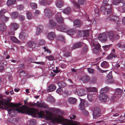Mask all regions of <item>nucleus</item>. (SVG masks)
I'll list each match as a JSON object with an SVG mask.
<instances>
[{
    "label": "nucleus",
    "instance_id": "1",
    "mask_svg": "<svg viewBox=\"0 0 125 125\" xmlns=\"http://www.w3.org/2000/svg\"><path fill=\"white\" fill-rule=\"evenodd\" d=\"M1 97V96L0 95V98ZM12 99V98L10 97L0 100V108L2 110H7L8 113L10 116L12 117L15 116L16 114L15 111H17L27 114L35 118H45L47 120L49 121V125H55V123L59 124V109L54 108H49L54 114L51 111L47 110L45 112L41 111L39 112L34 109L31 108L25 105H23L21 107H19L18 106L20 105L19 103H9Z\"/></svg>",
    "mask_w": 125,
    "mask_h": 125
},
{
    "label": "nucleus",
    "instance_id": "2",
    "mask_svg": "<svg viewBox=\"0 0 125 125\" xmlns=\"http://www.w3.org/2000/svg\"><path fill=\"white\" fill-rule=\"evenodd\" d=\"M97 39H94L93 40L91 38L88 39V41L92 48L93 52L95 53L98 52L101 48L100 45L97 42Z\"/></svg>",
    "mask_w": 125,
    "mask_h": 125
},
{
    "label": "nucleus",
    "instance_id": "3",
    "mask_svg": "<svg viewBox=\"0 0 125 125\" xmlns=\"http://www.w3.org/2000/svg\"><path fill=\"white\" fill-rule=\"evenodd\" d=\"M108 8V9L109 7ZM107 10H106V12L108 15L107 18V20L113 22H115V21L117 22L116 23L117 24V25L119 24L120 22L119 21V18L114 14L112 9H110L109 10V11H108V10L107 9Z\"/></svg>",
    "mask_w": 125,
    "mask_h": 125
},
{
    "label": "nucleus",
    "instance_id": "4",
    "mask_svg": "<svg viewBox=\"0 0 125 125\" xmlns=\"http://www.w3.org/2000/svg\"><path fill=\"white\" fill-rule=\"evenodd\" d=\"M19 27V24L16 23H12L10 24V28L12 31H10L8 32V34L10 35H13L15 34L14 31L16 30Z\"/></svg>",
    "mask_w": 125,
    "mask_h": 125
},
{
    "label": "nucleus",
    "instance_id": "5",
    "mask_svg": "<svg viewBox=\"0 0 125 125\" xmlns=\"http://www.w3.org/2000/svg\"><path fill=\"white\" fill-rule=\"evenodd\" d=\"M55 19L56 21L58 23H62L63 22L64 19L62 16L61 12H58L56 14Z\"/></svg>",
    "mask_w": 125,
    "mask_h": 125
},
{
    "label": "nucleus",
    "instance_id": "6",
    "mask_svg": "<svg viewBox=\"0 0 125 125\" xmlns=\"http://www.w3.org/2000/svg\"><path fill=\"white\" fill-rule=\"evenodd\" d=\"M34 105L38 106L39 108L41 109L44 108L47 109L48 108V105L43 101H41L40 102H37L36 103H34Z\"/></svg>",
    "mask_w": 125,
    "mask_h": 125
},
{
    "label": "nucleus",
    "instance_id": "7",
    "mask_svg": "<svg viewBox=\"0 0 125 125\" xmlns=\"http://www.w3.org/2000/svg\"><path fill=\"white\" fill-rule=\"evenodd\" d=\"M100 114V111L99 108L98 107H95L93 110V118H96L99 116Z\"/></svg>",
    "mask_w": 125,
    "mask_h": 125
},
{
    "label": "nucleus",
    "instance_id": "8",
    "mask_svg": "<svg viewBox=\"0 0 125 125\" xmlns=\"http://www.w3.org/2000/svg\"><path fill=\"white\" fill-rule=\"evenodd\" d=\"M98 39L101 42H106L107 40V37L104 33L100 34L98 36Z\"/></svg>",
    "mask_w": 125,
    "mask_h": 125
},
{
    "label": "nucleus",
    "instance_id": "9",
    "mask_svg": "<svg viewBox=\"0 0 125 125\" xmlns=\"http://www.w3.org/2000/svg\"><path fill=\"white\" fill-rule=\"evenodd\" d=\"M57 30L61 32H66L67 30V27L65 25H61L59 27H56Z\"/></svg>",
    "mask_w": 125,
    "mask_h": 125
},
{
    "label": "nucleus",
    "instance_id": "10",
    "mask_svg": "<svg viewBox=\"0 0 125 125\" xmlns=\"http://www.w3.org/2000/svg\"><path fill=\"white\" fill-rule=\"evenodd\" d=\"M111 73H112L110 72L107 76L106 82L107 83H112L114 82V81L112 79V77L111 75Z\"/></svg>",
    "mask_w": 125,
    "mask_h": 125
},
{
    "label": "nucleus",
    "instance_id": "11",
    "mask_svg": "<svg viewBox=\"0 0 125 125\" xmlns=\"http://www.w3.org/2000/svg\"><path fill=\"white\" fill-rule=\"evenodd\" d=\"M99 96L100 100L102 102H105L107 98V95L104 93H100Z\"/></svg>",
    "mask_w": 125,
    "mask_h": 125
},
{
    "label": "nucleus",
    "instance_id": "12",
    "mask_svg": "<svg viewBox=\"0 0 125 125\" xmlns=\"http://www.w3.org/2000/svg\"><path fill=\"white\" fill-rule=\"evenodd\" d=\"M36 44L33 41H30L26 44V45L29 47L31 48L33 50L36 46Z\"/></svg>",
    "mask_w": 125,
    "mask_h": 125
},
{
    "label": "nucleus",
    "instance_id": "13",
    "mask_svg": "<svg viewBox=\"0 0 125 125\" xmlns=\"http://www.w3.org/2000/svg\"><path fill=\"white\" fill-rule=\"evenodd\" d=\"M56 36L54 32H51L49 33L47 35V38L50 41L54 39Z\"/></svg>",
    "mask_w": 125,
    "mask_h": 125
},
{
    "label": "nucleus",
    "instance_id": "14",
    "mask_svg": "<svg viewBox=\"0 0 125 125\" xmlns=\"http://www.w3.org/2000/svg\"><path fill=\"white\" fill-rule=\"evenodd\" d=\"M28 36V34L23 31L21 32L19 35V38L21 40L26 39Z\"/></svg>",
    "mask_w": 125,
    "mask_h": 125
},
{
    "label": "nucleus",
    "instance_id": "15",
    "mask_svg": "<svg viewBox=\"0 0 125 125\" xmlns=\"http://www.w3.org/2000/svg\"><path fill=\"white\" fill-rule=\"evenodd\" d=\"M44 15L47 17H49L52 15V13L49 9H44Z\"/></svg>",
    "mask_w": 125,
    "mask_h": 125
},
{
    "label": "nucleus",
    "instance_id": "16",
    "mask_svg": "<svg viewBox=\"0 0 125 125\" xmlns=\"http://www.w3.org/2000/svg\"><path fill=\"white\" fill-rule=\"evenodd\" d=\"M56 88L55 85L54 84H52L49 86L47 89L48 92H52L55 90Z\"/></svg>",
    "mask_w": 125,
    "mask_h": 125
},
{
    "label": "nucleus",
    "instance_id": "17",
    "mask_svg": "<svg viewBox=\"0 0 125 125\" xmlns=\"http://www.w3.org/2000/svg\"><path fill=\"white\" fill-rule=\"evenodd\" d=\"M72 3L74 5V10L75 11H77L79 10L80 5L78 3L74 0L72 1Z\"/></svg>",
    "mask_w": 125,
    "mask_h": 125
},
{
    "label": "nucleus",
    "instance_id": "18",
    "mask_svg": "<svg viewBox=\"0 0 125 125\" xmlns=\"http://www.w3.org/2000/svg\"><path fill=\"white\" fill-rule=\"evenodd\" d=\"M76 93L78 96H80L86 95V91L82 89L77 90Z\"/></svg>",
    "mask_w": 125,
    "mask_h": 125
},
{
    "label": "nucleus",
    "instance_id": "19",
    "mask_svg": "<svg viewBox=\"0 0 125 125\" xmlns=\"http://www.w3.org/2000/svg\"><path fill=\"white\" fill-rule=\"evenodd\" d=\"M73 25L75 27H79L81 25L82 22L78 20H75L73 21Z\"/></svg>",
    "mask_w": 125,
    "mask_h": 125
},
{
    "label": "nucleus",
    "instance_id": "20",
    "mask_svg": "<svg viewBox=\"0 0 125 125\" xmlns=\"http://www.w3.org/2000/svg\"><path fill=\"white\" fill-rule=\"evenodd\" d=\"M123 89L120 88H118L114 90V94L116 95L121 96L120 95L122 94Z\"/></svg>",
    "mask_w": 125,
    "mask_h": 125
},
{
    "label": "nucleus",
    "instance_id": "21",
    "mask_svg": "<svg viewBox=\"0 0 125 125\" xmlns=\"http://www.w3.org/2000/svg\"><path fill=\"white\" fill-rule=\"evenodd\" d=\"M115 34L111 32L110 33L108 34V37L109 39L110 40H113L115 39H117L119 38V36L118 35H116L115 38H114Z\"/></svg>",
    "mask_w": 125,
    "mask_h": 125
},
{
    "label": "nucleus",
    "instance_id": "22",
    "mask_svg": "<svg viewBox=\"0 0 125 125\" xmlns=\"http://www.w3.org/2000/svg\"><path fill=\"white\" fill-rule=\"evenodd\" d=\"M76 32V30L75 29L73 28L69 30H67L66 32L67 34L71 36L73 34Z\"/></svg>",
    "mask_w": 125,
    "mask_h": 125
},
{
    "label": "nucleus",
    "instance_id": "23",
    "mask_svg": "<svg viewBox=\"0 0 125 125\" xmlns=\"http://www.w3.org/2000/svg\"><path fill=\"white\" fill-rule=\"evenodd\" d=\"M82 42H79L74 44L71 47L72 49H75L80 47L82 45Z\"/></svg>",
    "mask_w": 125,
    "mask_h": 125
},
{
    "label": "nucleus",
    "instance_id": "24",
    "mask_svg": "<svg viewBox=\"0 0 125 125\" xmlns=\"http://www.w3.org/2000/svg\"><path fill=\"white\" fill-rule=\"evenodd\" d=\"M109 7V8L108 9V8H107V9L108 10V11H109V10L110 9H111V8L112 7L111 5H108L106 6V8H105V7L104 6H102L100 8V10L102 12H104L105 11L106 12V10H107L106 8Z\"/></svg>",
    "mask_w": 125,
    "mask_h": 125
},
{
    "label": "nucleus",
    "instance_id": "25",
    "mask_svg": "<svg viewBox=\"0 0 125 125\" xmlns=\"http://www.w3.org/2000/svg\"><path fill=\"white\" fill-rule=\"evenodd\" d=\"M81 103L79 105V109L82 111L83 110L85 109V107L84 105V100L80 99Z\"/></svg>",
    "mask_w": 125,
    "mask_h": 125
},
{
    "label": "nucleus",
    "instance_id": "26",
    "mask_svg": "<svg viewBox=\"0 0 125 125\" xmlns=\"http://www.w3.org/2000/svg\"><path fill=\"white\" fill-rule=\"evenodd\" d=\"M56 23L53 20H51L49 21V26L51 28H54L56 26Z\"/></svg>",
    "mask_w": 125,
    "mask_h": 125
},
{
    "label": "nucleus",
    "instance_id": "27",
    "mask_svg": "<svg viewBox=\"0 0 125 125\" xmlns=\"http://www.w3.org/2000/svg\"><path fill=\"white\" fill-rule=\"evenodd\" d=\"M87 90L89 92H96L97 91V89L95 87H86Z\"/></svg>",
    "mask_w": 125,
    "mask_h": 125
},
{
    "label": "nucleus",
    "instance_id": "28",
    "mask_svg": "<svg viewBox=\"0 0 125 125\" xmlns=\"http://www.w3.org/2000/svg\"><path fill=\"white\" fill-rule=\"evenodd\" d=\"M89 77L87 75H85L80 79V80H82L84 83H86L89 81Z\"/></svg>",
    "mask_w": 125,
    "mask_h": 125
},
{
    "label": "nucleus",
    "instance_id": "29",
    "mask_svg": "<svg viewBox=\"0 0 125 125\" xmlns=\"http://www.w3.org/2000/svg\"><path fill=\"white\" fill-rule=\"evenodd\" d=\"M124 42L123 41L120 42L117 44V46L120 48H125V44L124 43Z\"/></svg>",
    "mask_w": 125,
    "mask_h": 125
},
{
    "label": "nucleus",
    "instance_id": "30",
    "mask_svg": "<svg viewBox=\"0 0 125 125\" xmlns=\"http://www.w3.org/2000/svg\"><path fill=\"white\" fill-rule=\"evenodd\" d=\"M76 99L74 98L70 97L68 100V101L71 104H74L76 102Z\"/></svg>",
    "mask_w": 125,
    "mask_h": 125
},
{
    "label": "nucleus",
    "instance_id": "31",
    "mask_svg": "<svg viewBox=\"0 0 125 125\" xmlns=\"http://www.w3.org/2000/svg\"><path fill=\"white\" fill-rule=\"evenodd\" d=\"M63 4V2L61 0H57L56 1V5L57 7L59 8H61Z\"/></svg>",
    "mask_w": 125,
    "mask_h": 125
},
{
    "label": "nucleus",
    "instance_id": "32",
    "mask_svg": "<svg viewBox=\"0 0 125 125\" xmlns=\"http://www.w3.org/2000/svg\"><path fill=\"white\" fill-rule=\"evenodd\" d=\"M26 17L27 19L28 20H30L32 17V15L31 13L29 11H28L26 12Z\"/></svg>",
    "mask_w": 125,
    "mask_h": 125
},
{
    "label": "nucleus",
    "instance_id": "33",
    "mask_svg": "<svg viewBox=\"0 0 125 125\" xmlns=\"http://www.w3.org/2000/svg\"><path fill=\"white\" fill-rule=\"evenodd\" d=\"M16 1V0H8L6 4L8 6H10L14 4Z\"/></svg>",
    "mask_w": 125,
    "mask_h": 125
},
{
    "label": "nucleus",
    "instance_id": "34",
    "mask_svg": "<svg viewBox=\"0 0 125 125\" xmlns=\"http://www.w3.org/2000/svg\"><path fill=\"white\" fill-rule=\"evenodd\" d=\"M88 33L89 31L88 30L84 31L83 37L84 39H87L88 38Z\"/></svg>",
    "mask_w": 125,
    "mask_h": 125
},
{
    "label": "nucleus",
    "instance_id": "35",
    "mask_svg": "<svg viewBox=\"0 0 125 125\" xmlns=\"http://www.w3.org/2000/svg\"><path fill=\"white\" fill-rule=\"evenodd\" d=\"M10 39L11 41L14 42L18 43L20 42V41L15 36L11 37L10 38Z\"/></svg>",
    "mask_w": 125,
    "mask_h": 125
},
{
    "label": "nucleus",
    "instance_id": "36",
    "mask_svg": "<svg viewBox=\"0 0 125 125\" xmlns=\"http://www.w3.org/2000/svg\"><path fill=\"white\" fill-rule=\"evenodd\" d=\"M10 15L12 18H15L18 17V14L16 12H14L11 13Z\"/></svg>",
    "mask_w": 125,
    "mask_h": 125
},
{
    "label": "nucleus",
    "instance_id": "37",
    "mask_svg": "<svg viewBox=\"0 0 125 125\" xmlns=\"http://www.w3.org/2000/svg\"><path fill=\"white\" fill-rule=\"evenodd\" d=\"M118 9L121 12H125V4H123V6L119 7Z\"/></svg>",
    "mask_w": 125,
    "mask_h": 125
},
{
    "label": "nucleus",
    "instance_id": "38",
    "mask_svg": "<svg viewBox=\"0 0 125 125\" xmlns=\"http://www.w3.org/2000/svg\"><path fill=\"white\" fill-rule=\"evenodd\" d=\"M101 66L104 68H107L109 66V64L108 62L106 61H104L101 63Z\"/></svg>",
    "mask_w": 125,
    "mask_h": 125
},
{
    "label": "nucleus",
    "instance_id": "39",
    "mask_svg": "<svg viewBox=\"0 0 125 125\" xmlns=\"http://www.w3.org/2000/svg\"><path fill=\"white\" fill-rule=\"evenodd\" d=\"M109 88L107 87H106L103 88L102 89L100 92V93H104L106 92L109 90Z\"/></svg>",
    "mask_w": 125,
    "mask_h": 125
},
{
    "label": "nucleus",
    "instance_id": "40",
    "mask_svg": "<svg viewBox=\"0 0 125 125\" xmlns=\"http://www.w3.org/2000/svg\"><path fill=\"white\" fill-rule=\"evenodd\" d=\"M47 100L49 102H53L54 101V99L52 96H49L47 99Z\"/></svg>",
    "mask_w": 125,
    "mask_h": 125
},
{
    "label": "nucleus",
    "instance_id": "41",
    "mask_svg": "<svg viewBox=\"0 0 125 125\" xmlns=\"http://www.w3.org/2000/svg\"><path fill=\"white\" fill-rule=\"evenodd\" d=\"M9 18L4 15L1 17L0 19L2 22H4L9 19Z\"/></svg>",
    "mask_w": 125,
    "mask_h": 125
},
{
    "label": "nucleus",
    "instance_id": "42",
    "mask_svg": "<svg viewBox=\"0 0 125 125\" xmlns=\"http://www.w3.org/2000/svg\"><path fill=\"white\" fill-rule=\"evenodd\" d=\"M58 86L60 88L64 87L66 85V84L64 82H60L57 83Z\"/></svg>",
    "mask_w": 125,
    "mask_h": 125
},
{
    "label": "nucleus",
    "instance_id": "43",
    "mask_svg": "<svg viewBox=\"0 0 125 125\" xmlns=\"http://www.w3.org/2000/svg\"><path fill=\"white\" fill-rule=\"evenodd\" d=\"M6 29L5 25L3 23L0 24V31H3Z\"/></svg>",
    "mask_w": 125,
    "mask_h": 125
},
{
    "label": "nucleus",
    "instance_id": "44",
    "mask_svg": "<svg viewBox=\"0 0 125 125\" xmlns=\"http://www.w3.org/2000/svg\"><path fill=\"white\" fill-rule=\"evenodd\" d=\"M70 10L71 9L70 8L67 7L64 10L62 11L63 13L65 14H67L70 12Z\"/></svg>",
    "mask_w": 125,
    "mask_h": 125
},
{
    "label": "nucleus",
    "instance_id": "45",
    "mask_svg": "<svg viewBox=\"0 0 125 125\" xmlns=\"http://www.w3.org/2000/svg\"><path fill=\"white\" fill-rule=\"evenodd\" d=\"M93 94L91 93H88L87 95L88 99L90 101H91L92 100Z\"/></svg>",
    "mask_w": 125,
    "mask_h": 125
},
{
    "label": "nucleus",
    "instance_id": "46",
    "mask_svg": "<svg viewBox=\"0 0 125 125\" xmlns=\"http://www.w3.org/2000/svg\"><path fill=\"white\" fill-rule=\"evenodd\" d=\"M7 10L5 9H2L0 11V16L1 17L4 16V15L7 12Z\"/></svg>",
    "mask_w": 125,
    "mask_h": 125
},
{
    "label": "nucleus",
    "instance_id": "47",
    "mask_svg": "<svg viewBox=\"0 0 125 125\" xmlns=\"http://www.w3.org/2000/svg\"><path fill=\"white\" fill-rule=\"evenodd\" d=\"M39 3L41 5H43L48 3L47 0H41L39 1Z\"/></svg>",
    "mask_w": 125,
    "mask_h": 125
},
{
    "label": "nucleus",
    "instance_id": "48",
    "mask_svg": "<svg viewBox=\"0 0 125 125\" xmlns=\"http://www.w3.org/2000/svg\"><path fill=\"white\" fill-rule=\"evenodd\" d=\"M83 113L85 116H89V113L88 111L85 109H84L82 111Z\"/></svg>",
    "mask_w": 125,
    "mask_h": 125
},
{
    "label": "nucleus",
    "instance_id": "49",
    "mask_svg": "<svg viewBox=\"0 0 125 125\" xmlns=\"http://www.w3.org/2000/svg\"><path fill=\"white\" fill-rule=\"evenodd\" d=\"M45 43V42L44 40L41 39L39 41L38 43V44L39 45H42L44 44Z\"/></svg>",
    "mask_w": 125,
    "mask_h": 125
},
{
    "label": "nucleus",
    "instance_id": "50",
    "mask_svg": "<svg viewBox=\"0 0 125 125\" xmlns=\"http://www.w3.org/2000/svg\"><path fill=\"white\" fill-rule=\"evenodd\" d=\"M117 30L118 32V33L120 34L121 33H122L123 31V29L121 28L120 26L117 27Z\"/></svg>",
    "mask_w": 125,
    "mask_h": 125
},
{
    "label": "nucleus",
    "instance_id": "51",
    "mask_svg": "<svg viewBox=\"0 0 125 125\" xmlns=\"http://www.w3.org/2000/svg\"><path fill=\"white\" fill-rule=\"evenodd\" d=\"M29 123L30 125H33L36 123V122L34 119H31L30 120Z\"/></svg>",
    "mask_w": 125,
    "mask_h": 125
},
{
    "label": "nucleus",
    "instance_id": "52",
    "mask_svg": "<svg viewBox=\"0 0 125 125\" xmlns=\"http://www.w3.org/2000/svg\"><path fill=\"white\" fill-rule=\"evenodd\" d=\"M40 11L37 10H35V11L34 13V16H38L40 14Z\"/></svg>",
    "mask_w": 125,
    "mask_h": 125
},
{
    "label": "nucleus",
    "instance_id": "53",
    "mask_svg": "<svg viewBox=\"0 0 125 125\" xmlns=\"http://www.w3.org/2000/svg\"><path fill=\"white\" fill-rule=\"evenodd\" d=\"M46 58L49 61L53 60L54 59V57L52 55L46 56Z\"/></svg>",
    "mask_w": 125,
    "mask_h": 125
},
{
    "label": "nucleus",
    "instance_id": "54",
    "mask_svg": "<svg viewBox=\"0 0 125 125\" xmlns=\"http://www.w3.org/2000/svg\"><path fill=\"white\" fill-rule=\"evenodd\" d=\"M37 4L35 3H32L31 4V6L33 9H35L37 7Z\"/></svg>",
    "mask_w": 125,
    "mask_h": 125
},
{
    "label": "nucleus",
    "instance_id": "55",
    "mask_svg": "<svg viewBox=\"0 0 125 125\" xmlns=\"http://www.w3.org/2000/svg\"><path fill=\"white\" fill-rule=\"evenodd\" d=\"M58 39L61 41H63L64 40V37L62 35H59L57 37Z\"/></svg>",
    "mask_w": 125,
    "mask_h": 125
},
{
    "label": "nucleus",
    "instance_id": "56",
    "mask_svg": "<svg viewBox=\"0 0 125 125\" xmlns=\"http://www.w3.org/2000/svg\"><path fill=\"white\" fill-rule=\"evenodd\" d=\"M79 3L81 4H85L86 2V0H78Z\"/></svg>",
    "mask_w": 125,
    "mask_h": 125
},
{
    "label": "nucleus",
    "instance_id": "57",
    "mask_svg": "<svg viewBox=\"0 0 125 125\" xmlns=\"http://www.w3.org/2000/svg\"><path fill=\"white\" fill-rule=\"evenodd\" d=\"M43 28V27L42 25H38L37 27V29L40 30L42 31Z\"/></svg>",
    "mask_w": 125,
    "mask_h": 125
},
{
    "label": "nucleus",
    "instance_id": "58",
    "mask_svg": "<svg viewBox=\"0 0 125 125\" xmlns=\"http://www.w3.org/2000/svg\"><path fill=\"white\" fill-rule=\"evenodd\" d=\"M62 91V89L61 88H59L58 89H57L56 90V92L57 93H58L60 95L61 94V92Z\"/></svg>",
    "mask_w": 125,
    "mask_h": 125
},
{
    "label": "nucleus",
    "instance_id": "59",
    "mask_svg": "<svg viewBox=\"0 0 125 125\" xmlns=\"http://www.w3.org/2000/svg\"><path fill=\"white\" fill-rule=\"evenodd\" d=\"M110 45H107L102 46L104 50L105 51H106L108 50Z\"/></svg>",
    "mask_w": 125,
    "mask_h": 125
},
{
    "label": "nucleus",
    "instance_id": "60",
    "mask_svg": "<svg viewBox=\"0 0 125 125\" xmlns=\"http://www.w3.org/2000/svg\"><path fill=\"white\" fill-rule=\"evenodd\" d=\"M0 64L6 65L7 64V62L4 60H2L0 62Z\"/></svg>",
    "mask_w": 125,
    "mask_h": 125
},
{
    "label": "nucleus",
    "instance_id": "61",
    "mask_svg": "<svg viewBox=\"0 0 125 125\" xmlns=\"http://www.w3.org/2000/svg\"><path fill=\"white\" fill-rule=\"evenodd\" d=\"M87 70L89 73L92 74L94 72L93 69L92 68H87Z\"/></svg>",
    "mask_w": 125,
    "mask_h": 125
},
{
    "label": "nucleus",
    "instance_id": "62",
    "mask_svg": "<svg viewBox=\"0 0 125 125\" xmlns=\"http://www.w3.org/2000/svg\"><path fill=\"white\" fill-rule=\"evenodd\" d=\"M17 9L19 10H21L24 8V7L22 5H19L17 7Z\"/></svg>",
    "mask_w": 125,
    "mask_h": 125
},
{
    "label": "nucleus",
    "instance_id": "63",
    "mask_svg": "<svg viewBox=\"0 0 125 125\" xmlns=\"http://www.w3.org/2000/svg\"><path fill=\"white\" fill-rule=\"evenodd\" d=\"M43 49L44 50L45 52H47L48 53H51V51L48 49L46 47H43Z\"/></svg>",
    "mask_w": 125,
    "mask_h": 125
},
{
    "label": "nucleus",
    "instance_id": "64",
    "mask_svg": "<svg viewBox=\"0 0 125 125\" xmlns=\"http://www.w3.org/2000/svg\"><path fill=\"white\" fill-rule=\"evenodd\" d=\"M71 53L70 52L66 53H64L63 54V56L66 57L70 56H71Z\"/></svg>",
    "mask_w": 125,
    "mask_h": 125
}]
</instances>
